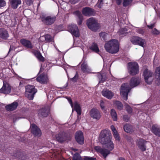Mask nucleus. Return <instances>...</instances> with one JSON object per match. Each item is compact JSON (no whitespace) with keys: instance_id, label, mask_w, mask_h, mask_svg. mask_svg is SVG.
<instances>
[{"instance_id":"nucleus-1","label":"nucleus","mask_w":160,"mask_h":160,"mask_svg":"<svg viewBox=\"0 0 160 160\" xmlns=\"http://www.w3.org/2000/svg\"><path fill=\"white\" fill-rule=\"evenodd\" d=\"M104 48L107 52L112 54L116 53L119 49L118 41L116 39L110 40L105 44Z\"/></svg>"},{"instance_id":"nucleus-2","label":"nucleus","mask_w":160,"mask_h":160,"mask_svg":"<svg viewBox=\"0 0 160 160\" xmlns=\"http://www.w3.org/2000/svg\"><path fill=\"white\" fill-rule=\"evenodd\" d=\"M128 68L130 75L134 76L138 73L139 66L138 63L135 62H130L128 63Z\"/></svg>"},{"instance_id":"nucleus-3","label":"nucleus","mask_w":160,"mask_h":160,"mask_svg":"<svg viewBox=\"0 0 160 160\" xmlns=\"http://www.w3.org/2000/svg\"><path fill=\"white\" fill-rule=\"evenodd\" d=\"M40 19L42 22L44 24L50 25L54 22L56 19V17L55 16L51 15H42L40 16Z\"/></svg>"},{"instance_id":"nucleus-4","label":"nucleus","mask_w":160,"mask_h":160,"mask_svg":"<svg viewBox=\"0 0 160 160\" xmlns=\"http://www.w3.org/2000/svg\"><path fill=\"white\" fill-rule=\"evenodd\" d=\"M110 138H112V135L109 130L105 129L101 131L99 136V140L100 142Z\"/></svg>"},{"instance_id":"nucleus-5","label":"nucleus","mask_w":160,"mask_h":160,"mask_svg":"<svg viewBox=\"0 0 160 160\" xmlns=\"http://www.w3.org/2000/svg\"><path fill=\"white\" fill-rule=\"evenodd\" d=\"M87 25L89 28L93 31H96L99 28V23L93 18H90L87 20Z\"/></svg>"},{"instance_id":"nucleus-6","label":"nucleus","mask_w":160,"mask_h":160,"mask_svg":"<svg viewBox=\"0 0 160 160\" xmlns=\"http://www.w3.org/2000/svg\"><path fill=\"white\" fill-rule=\"evenodd\" d=\"M130 90L131 88L126 83H123L121 86L120 89V94L126 101L128 99V93Z\"/></svg>"},{"instance_id":"nucleus-7","label":"nucleus","mask_w":160,"mask_h":160,"mask_svg":"<svg viewBox=\"0 0 160 160\" xmlns=\"http://www.w3.org/2000/svg\"><path fill=\"white\" fill-rule=\"evenodd\" d=\"M37 91V89L34 86L28 85L26 87V94H28V98L30 100L33 99L34 95Z\"/></svg>"},{"instance_id":"nucleus-8","label":"nucleus","mask_w":160,"mask_h":160,"mask_svg":"<svg viewBox=\"0 0 160 160\" xmlns=\"http://www.w3.org/2000/svg\"><path fill=\"white\" fill-rule=\"evenodd\" d=\"M130 41L132 44L134 45H138L142 47H144V45L146 44L144 39L138 36H132Z\"/></svg>"},{"instance_id":"nucleus-9","label":"nucleus","mask_w":160,"mask_h":160,"mask_svg":"<svg viewBox=\"0 0 160 160\" xmlns=\"http://www.w3.org/2000/svg\"><path fill=\"white\" fill-rule=\"evenodd\" d=\"M153 73L150 70L146 68L144 71L143 76L145 82L148 84L152 83L153 78L152 76Z\"/></svg>"},{"instance_id":"nucleus-10","label":"nucleus","mask_w":160,"mask_h":160,"mask_svg":"<svg viewBox=\"0 0 160 160\" xmlns=\"http://www.w3.org/2000/svg\"><path fill=\"white\" fill-rule=\"evenodd\" d=\"M68 30L76 38L80 36L79 30L77 26L75 24L69 25L68 27Z\"/></svg>"},{"instance_id":"nucleus-11","label":"nucleus","mask_w":160,"mask_h":160,"mask_svg":"<svg viewBox=\"0 0 160 160\" xmlns=\"http://www.w3.org/2000/svg\"><path fill=\"white\" fill-rule=\"evenodd\" d=\"M95 150L98 153H100L104 158H106L107 156L111 153L110 150L105 148H102L100 146H97L94 147Z\"/></svg>"},{"instance_id":"nucleus-12","label":"nucleus","mask_w":160,"mask_h":160,"mask_svg":"<svg viewBox=\"0 0 160 160\" xmlns=\"http://www.w3.org/2000/svg\"><path fill=\"white\" fill-rule=\"evenodd\" d=\"M37 81L42 84H47L48 82L49 79L48 75L42 73L39 75L36 78Z\"/></svg>"},{"instance_id":"nucleus-13","label":"nucleus","mask_w":160,"mask_h":160,"mask_svg":"<svg viewBox=\"0 0 160 160\" xmlns=\"http://www.w3.org/2000/svg\"><path fill=\"white\" fill-rule=\"evenodd\" d=\"M50 113V109L48 107H44L39 109L38 112L39 116L46 117Z\"/></svg>"},{"instance_id":"nucleus-14","label":"nucleus","mask_w":160,"mask_h":160,"mask_svg":"<svg viewBox=\"0 0 160 160\" xmlns=\"http://www.w3.org/2000/svg\"><path fill=\"white\" fill-rule=\"evenodd\" d=\"M82 13L85 16H94L95 14V11L94 9L87 7L82 8Z\"/></svg>"},{"instance_id":"nucleus-15","label":"nucleus","mask_w":160,"mask_h":160,"mask_svg":"<svg viewBox=\"0 0 160 160\" xmlns=\"http://www.w3.org/2000/svg\"><path fill=\"white\" fill-rule=\"evenodd\" d=\"M11 87L7 83L3 82L2 87L0 89V93L5 94H9L11 92Z\"/></svg>"},{"instance_id":"nucleus-16","label":"nucleus","mask_w":160,"mask_h":160,"mask_svg":"<svg viewBox=\"0 0 160 160\" xmlns=\"http://www.w3.org/2000/svg\"><path fill=\"white\" fill-rule=\"evenodd\" d=\"M90 114L92 118L97 120L99 119L101 116V113L99 111L95 108L91 109L90 112Z\"/></svg>"},{"instance_id":"nucleus-17","label":"nucleus","mask_w":160,"mask_h":160,"mask_svg":"<svg viewBox=\"0 0 160 160\" xmlns=\"http://www.w3.org/2000/svg\"><path fill=\"white\" fill-rule=\"evenodd\" d=\"M75 139L77 142L80 144L84 143V137L82 132L80 131L76 132L75 135Z\"/></svg>"},{"instance_id":"nucleus-18","label":"nucleus","mask_w":160,"mask_h":160,"mask_svg":"<svg viewBox=\"0 0 160 160\" xmlns=\"http://www.w3.org/2000/svg\"><path fill=\"white\" fill-rule=\"evenodd\" d=\"M31 132L35 136L40 137L41 135V132L40 128L35 124L31 125Z\"/></svg>"},{"instance_id":"nucleus-19","label":"nucleus","mask_w":160,"mask_h":160,"mask_svg":"<svg viewBox=\"0 0 160 160\" xmlns=\"http://www.w3.org/2000/svg\"><path fill=\"white\" fill-rule=\"evenodd\" d=\"M112 138L108 139L100 142L101 144L104 145L107 149L110 150V151H112L114 148V145L113 142L111 140Z\"/></svg>"},{"instance_id":"nucleus-20","label":"nucleus","mask_w":160,"mask_h":160,"mask_svg":"<svg viewBox=\"0 0 160 160\" xmlns=\"http://www.w3.org/2000/svg\"><path fill=\"white\" fill-rule=\"evenodd\" d=\"M140 83V79L138 77H132L131 79L129 84L132 88H134L138 86Z\"/></svg>"},{"instance_id":"nucleus-21","label":"nucleus","mask_w":160,"mask_h":160,"mask_svg":"<svg viewBox=\"0 0 160 160\" xmlns=\"http://www.w3.org/2000/svg\"><path fill=\"white\" fill-rule=\"evenodd\" d=\"M20 42L23 46L28 48L32 49L33 48L31 42L29 40L22 39L20 40Z\"/></svg>"},{"instance_id":"nucleus-22","label":"nucleus","mask_w":160,"mask_h":160,"mask_svg":"<svg viewBox=\"0 0 160 160\" xmlns=\"http://www.w3.org/2000/svg\"><path fill=\"white\" fill-rule=\"evenodd\" d=\"M18 106V103L17 102L15 101L5 106V108L6 110L9 111H12L15 110Z\"/></svg>"},{"instance_id":"nucleus-23","label":"nucleus","mask_w":160,"mask_h":160,"mask_svg":"<svg viewBox=\"0 0 160 160\" xmlns=\"http://www.w3.org/2000/svg\"><path fill=\"white\" fill-rule=\"evenodd\" d=\"M21 0H10L9 4L11 7L13 9H17L18 5L21 4Z\"/></svg>"},{"instance_id":"nucleus-24","label":"nucleus","mask_w":160,"mask_h":160,"mask_svg":"<svg viewBox=\"0 0 160 160\" xmlns=\"http://www.w3.org/2000/svg\"><path fill=\"white\" fill-rule=\"evenodd\" d=\"M146 142V141L143 139H140L138 141L137 145L142 151H145L146 150V147L145 145Z\"/></svg>"},{"instance_id":"nucleus-25","label":"nucleus","mask_w":160,"mask_h":160,"mask_svg":"<svg viewBox=\"0 0 160 160\" xmlns=\"http://www.w3.org/2000/svg\"><path fill=\"white\" fill-rule=\"evenodd\" d=\"M9 37V34L7 30L4 28H0V38L7 40Z\"/></svg>"},{"instance_id":"nucleus-26","label":"nucleus","mask_w":160,"mask_h":160,"mask_svg":"<svg viewBox=\"0 0 160 160\" xmlns=\"http://www.w3.org/2000/svg\"><path fill=\"white\" fill-rule=\"evenodd\" d=\"M155 73L156 83L159 86L160 84V66L156 68Z\"/></svg>"},{"instance_id":"nucleus-27","label":"nucleus","mask_w":160,"mask_h":160,"mask_svg":"<svg viewBox=\"0 0 160 160\" xmlns=\"http://www.w3.org/2000/svg\"><path fill=\"white\" fill-rule=\"evenodd\" d=\"M102 93L103 96L109 99H111L114 96L113 93L109 90L102 91Z\"/></svg>"},{"instance_id":"nucleus-28","label":"nucleus","mask_w":160,"mask_h":160,"mask_svg":"<svg viewBox=\"0 0 160 160\" xmlns=\"http://www.w3.org/2000/svg\"><path fill=\"white\" fill-rule=\"evenodd\" d=\"M151 131L155 135L160 137V128H158L156 125H153L152 126Z\"/></svg>"},{"instance_id":"nucleus-29","label":"nucleus","mask_w":160,"mask_h":160,"mask_svg":"<svg viewBox=\"0 0 160 160\" xmlns=\"http://www.w3.org/2000/svg\"><path fill=\"white\" fill-rule=\"evenodd\" d=\"M89 48L93 52L96 53H98L100 51L97 44L95 42H93Z\"/></svg>"},{"instance_id":"nucleus-30","label":"nucleus","mask_w":160,"mask_h":160,"mask_svg":"<svg viewBox=\"0 0 160 160\" xmlns=\"http://www.w3.org/2000/svg\"><path fill=\"white\" fill-rule=\"evenodd\" d=\"M34 54L38 59L41 62H43L45 61L44 58L42 56L40 52L36 50L34 52Z\"/></svg>"},{"instance_id":"nucleus-31","label":"nucleus","mask_w":160,"mask_h":160,"mask_svg":"<svg viewBox=\"0 0 160 160\" xmlns=\"http://www.w3.org/2000/svg\"><path fill=\"white\" fill-rule=\"evenodd\" d=\"M74 109L77 112L78 115H80L81 114V107L80 104L78 103L77 102L74 103Z\"/></svg>"},{"instance_id":"nucleus-32","label":"nucleus","mask_w":160,"mask_h":160,"mask_svg":"<svg viewBox=\"0 0 160 160\" xmlns=\"http://www.w3.org/2000/svg\"><path fill=\"white\" fill-rule=\"evenodd\" d=\"M124 131L128 133H130L132 132V130L131 126L130 125L126 124L123 127Z\"/></svg>"},{"instance_id":"nucleus-33","label":"nucleus","mask_w":160,"mask_h":160,"mask_svg":"<svg viewBox=\"0 0 160 160\" xmlns=\"http://www.w3.org/2000/svg\"><path fill=\"white\" fill-rule=\"evenodd\" d=\"M128 30L126 28H121L119 30V32L120 33V35H121L122 37H124L126 36L128 32H127Z\"/></svg>"},{"instance_id":"nucleus-34","label":"nucleus","mask_w":160,"mask_h":160,"mask_svg":"<svg viewBox=\"0 0 160 160\" xmlns=\"http://www.w3.org/2000/svg\"><path fill=\"white\" fill-rule=\"evenodd\" d=\"M44 37L45 38V40L47 42H52L53 39L51 35L49 34H46L44 35V36H42L41 38Z\"/></svg>"},{"instance_id":"nucleus-35","label":"nucleus","mask_w":160,"mask_h":160,"mask_svg":"<svg viewBox=\"0 0 160 160\" xmlns=\"http://www.w3.org/2000/svg\"><path fill=\"white\" fill-rule=\"evenodd\" d=\"M111 115L114 121H116L117 120V115L116 112L115 110L112 109L111 110Z\"/></svg>"},{"instance_id":"nucleus-36","label":"nucleus","mask_w":160,"mask_h":160,"mask_svg":"<svg viewBox=\"0 0 160 160\" xmlns=\"http://www.w3.org/2000/svg\"><path fill=\"white\" fill-rule=\"evenodd\" d=\"M56 139L58 142H62L64 140V138L62 134L59 133L56 135Z\"/></svg>"},{"instance_id":"nucleus-37","label":"nucleus","mask_w":160,"mask_h":160,"mask_svg":"<svg viewBox=\"0 0 160 160\" xmlns=\"http://www.w3.org/2000/svg\"><path fill=\"white\" fill-rule=\"evenodd\" d=\"M114 104L118 110H121L123 109V106L120 102L117 101L115 102Z\"/></svg>"},{"instance_id":"nucleus-38","label":"nucleus","mask_w":160,"mask_h":160,"mask_svg":"<svg viewBox=\"0 0 160 160\" xmlns=\"http://www.w3.org/2000/svg\"><path fill=\"white\" fill-rule=\"evenodd\" d=\"M108 34L104 32H101L99 33V36L101 39L104 41L107 40V37Z\"/></svg>"},{"instance_id":"nucleus-39","label":"nucleus","mask_w":160,"mask_h":160,"mask_svg":"<svg viewBox=\"0 0 160 160\" xmlns=\"http://www.w3.org/2000/svg\"><path fill=\"white\" fill-rule=\"evenodd\" d=\"M87 65L85 63H83L81 65V69L84 73L87 72Z\"/></svg>"},{"instance_id":"nucleus-40","label":"nucleus","mask_w":160,"mask_h":160,"mask_svg":"<svg viewBox=\"0 0 160 160\" xmlns=\"http://www.w3.org/2000/svg\"><path fill=\"white\" fill-rule=\"evenodd\" d=\"M74 13L75 15L77 16L79 18V20L83 21V17L80 11L78 10H77L74 12Z\"/></svg>"},{"instance_id":"nucleus-41","label":"nucleus","mask_w":160,"mask_h":160,"mask_svg":"<svg viewBox=\"0 0 160 160\" xmlns=\"http://www.w3.org/2000/svg\"><path fill=\"white\" fill-rule=\"evenodd\" d=\"M133 0H123L122 3L124 7H126L129 5L132 2Z\"/></svg>"},{"instance_id":"nucleus-42","label":"nucleus","mask_w":160,"mask_h":160,"mask_svg":"<svg viewBox=\"0 0 160 160\" xmlns=\"http://www.w3.org/2000/svg\"><path fill=\"white\" fill-rule=\"evenodd\" d=\"M113 134L115 140L118 141L120 140V137L117 130L113 132Z\"/></svg>"},{"instance_id":"nucleus-43","label":"nucleus","mask_w":160,"mask_h":160,"mask_svg":"<svg viewBox=\"0 0 160 160\" xmlns=\"http://www.w3.org/2000/svg\"><path fill=\"white\" fill-rule=\"evenodd\" d=\"M72 160H82V159L79 157V154L76 153L74 155Z\"/></svg>"},{"instance_id":"nucleus-44","label":"nucleus","mask_w":160,"mask_h":160,"mask_svg":"<svg viewBox=\"0 0 160 160\" xmlns=\"http://www.w3.org/2000/svg\"><path fill=\"white\" fill-rule=\"evenodd\" d=\"M78 74L77 72H76L74 76L71 78V80L74 82H76L78 80Z\"/></svg>"},{"instance_id":"nucleus-45","label":"nucleus","mask_w":160,"mask_h":160,"mask_svg":"<svg viewBox=\"0 0 160 160\" xmlns=\"http://www.w3.org/2000/svg\"><path fill=\"white\" fill-rule=\"evenodd\" d=\"M20 152L19 151L17 150L15 151V152L12 155L14 156L15 157L18 158L20 157Z\"/></svg>"},{"instance_id":"nucleus-46","label":"nucleus","mask_w":160,"mask_h":160,"mask_svg":"<svg viewBox=\"0 0 160 160\" xmlns=\"http://www.w3.org/2000/svg\"><path fill=\"white\" fill-rule=\"evenodd\" d=\"M126 109L128 113L131 114L132 113V108L129 105H128L126 107Z\"/></svg>"},{"instance_id":"nucleus-47","label":"nucleus","mask_w":160,"mask_h":160,"mask_svg":"<svg viewBox=\"0 0 160 160\" xmlns=\"http://www.w3.org/2000/svg\"><path fill=\"white\" fill-rule=\"evenodd\" d=\"M24 2L28 6H31L33 4V1L32 0H24Z\"/></svg>"},{"instance_id":"nucleus-48","label":"nucleus","mask_w":160,"mask_h":160,"mask_svg":"<svg viewBox=\"0 0 160 160\" xmlns=\"http://www.w3.org/2000/svg\"><path fill=\"white\" fill-rule=\"evenodd\" d=\"M152 34L158 35L159 34L160 32L156 28H154L152 30Z\"/></svg>"},{"instance_id":"nucleus-49","label":"nucleus","mask_w":160,"mask_h":160,"mask_svg":"<svg viewBox=\"0 0 160 160\" xmlns=\"http://www.w3.org/2000/svg\"><path fill=\"white\" fill-rule=\"evenodd\" d=\"M6 2L4 0H0V8L6 5Z\"/></svg>"},{"instance_id":"nucleus-50","label":"nucleus","mask_w":160,"mask_h":160,"mask_svg":"<svg viewBox=\"0 0 160 160\" xmlns=\"http://www.w3.org/2000/svg\"><path fill=\"white\" fill-rule=\"evenodd\" d=\"M83 160H96V159L92 157L86 156L83 158Z\"/></svg>"},{"instance_id":"nucleus-51","label":"nucleus","mask_w":160,"mask_h":160,"mask_svg":"<svg viewBox=\"0 0 160 160\" xmlns=\"http://www.w3.org/2000/svg\"><path fill=\"white\" fill-rule=\"evenodd\" d=\"M99 4H98V7L100 8H101L102 7V5L103 4V0H98Z\"/></svg>"},{"instance_id":"nucleus-52","label":"nucleus","mask_w":160,"mask_h":160,"mask_svg":"<svg viewBox=\"0 0 160 160\" xmlns=\"http://www.w3.org/2000/svg\"><path fill=\"white\" fill-rule=\"evenodd\" d=\"M67 99H68L69 102L72 108H73V103L72 101V99L70 97H68L67 98Z\"/></svg>"},{"instance_id":"nucleus-53","label":"nucleus","mask_w":160,"mask_h":160,"mask_svg":"<svg viewBox=\"0 0 160 160\" xmlns=\"http://www.w3.org/2000/svg\"><path fill=\"white\" fill-rule=\"evenodd\" d=\"M123 118L124 120L126 122H128L129 119V118L127 115H124L123 116Z\"/></svg>"},{"instance_id":"nucleus-54","label":"nucleus","mask_w":160,"mask_h":160,"mask_svg":"<svg viewBox=\"0 0 160 160\" xmlns=\"http://www.w3.org/2000/svg\"><path fill=\"white\" fill-rule=\"evenodd\" d=\"M100 106L101 109L102 110L104 109L105 108L104 102L102 100L101 101Z\"/></svg>"},{"instance_id":"nucleus-55","label":"nucleus","mask_w":160,"mask_h":160,"mask_svg":"<svg viewBox=\"0 0 160 160\" xmlns=\"http://www.w3.org/2000/svg\"><path fill=\"white\" fill-rule=\"evenodd\" d=\"M80 0H70V2L72 4H74L77 3Z\"/></svg>"},{"instance_id":"nucleus-56","label":"nucleus","mask_w":160,"mask_h":160,"mask_svg":"<svg viewBox=\"0 0 160 160\" xmlns=\"http://www.w3.org/2000/svg\"><path fill=\"white\" fill-rule=\"evenodd\" d=\"M101 79L100 80L99 83H103L105 81V79L103 78V76L102 75H100Z\"/></svg>"},{"instance_id":"nucleus-57","label":"nucleus","mask_w":160,"mask_h":160,"mask_svg":"<svg viewBox=\"0 0 160 160\" xmlns=\"http://www.w3.org/2000/svg\"><path fill=\"white\" fill-rule=\"evenodd\" d=\"M111 129L112 131V132L117 131V130H116V129L115 128L114 126L113 125H112L111 126Z\"/></svg>"},{"instance_id":"nucleus-58","label":"nucleus","mask_w":160,"mask_h":160,"mask_svg":"<svg viewBox=\"0 0 160 160\" xmlns=\"http://www.w3.org/2000/svg\"><path fill=\"white\" fill-rule=\"evenodd\" d=\"M138 32L140 34H143L144 33V31L142 29H140L138 30Z\"/></svg>"},{"instance_id":"nucleus-59","label":"nucleus","mask_w":160,"mask_h":160,"mask_svg":"<svg viewBox=\"0 0 160 160\" xmlns=\"http://www.w3.org/2000/svg\"><path fill=\"white\" fill-rule=\"evenodd\" d=\"M122 0H116V2L117 4L118 5H120L121 3Z\"/></svg>"},{"instance_id":"nucleus-60","label":"nucleus","mask_w":160,"mask_h":160,"mask_svg":"<svg viewBox=\"0 0 160 160\" xmlns=\"http://www.w3.org/2000/svg\"><path fill=\"white\" fill-rule=\"evenodd\" d=\"M148 27L150 29H152L154 27V25L152 24L150 25H148Z\"/></svg>"},{"instance_id":"nucleus-61","label":"nucleus","mask_w":160,"mask_h":160,"mask_svg":"<svg viewBox=\"0 0 160 160\" xmlns=\"http://www.w3.org/2000/svg\"><path fill=\"white\" fill-rule=\"evenodd\" d=\"M82 20H79L78 22V25H81L82 22Z\"/></svg>"},{"instance_id":"nucleus-62","label":"nucleus","mask_w":160,"mask_h":160,"mask_svg":"<svg viewBox=\"0 0 160 160\" xmlns=\"http://www.w3.org/2000/svg\"><path fill=\"white\" fill-rule=\"evenodd\" d=\"M118 160H125V159L123 158L120 157L119 158Z\"/></svg>"},{"instance_id":"nucleus-63","label":"nucleus","mask_w":160,"mask_h":160,"mask_svg":"<svg viewBox=\"0 0 160 160\" xmlns=\"http://www.w3.org/2000/svg\"><path fill=\"white\" fill-rule=\"evenodd\" d=\"M158 16L160 18V12H159L158 13Z\"/></svg>"},{"instance_id":"nucleus-64","label":"nucleus","mask_w":160,"mask_h":160,"mask_svg":"<svg viewBox=\"0 0 160 160\" xmlns=\"http://www.w3.org/2000/svg\"><path fill=\"white\" fill-rule=\"evenodd\" d=\"M11 49H12V48H11V47H10V49H9V52H10V51H11Z\"/></svg>"}]
</instances>
